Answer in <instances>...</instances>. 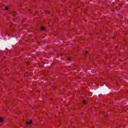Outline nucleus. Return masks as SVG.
<instances>
[{
    "instance_id": "obj_9",
    "label": "nucleus",
    "mask_w": 128,
    "mask_h": 128,
    "mask_svg": "<svg viewBox=\"0 0 128 128\" xmlns=\"http://www.w3.org/2000/svg\"><path fill=\"white\" fill-rule=\"evenodd\" d=\"M60 56H62V54H59Z\"/></svg>"
},
{
    "instance_id": "obj_11",
    "label": "nucleus",
    "mask_w": 128,
    "mask_h": 128,
    "mask_svg": "<svg viewBox=\"0 0 128 128\" xmlns=\"http://www.w3.org/2000/svg\"><path fill=\"white\" fill-rule=\"evenodd\" d=\"M101 86H102V85H101Z\"/></svg>"
},
{
    "instance_id": "obj_2",
    "label": "nucleus",
    "mask_w": 128,
    "mask_h": 128,
    "mask_svg": "<svg viewBox=\"0 0 128 128\" xmlns=\"http://www.w3.org/2000/svg\"><path fill=\"white\" fill-rule=\"evenodd\" d=\"M4 122V118L2 117H0V122Z\"/></svg>"
},
{
    "instance_id": "obj_8",
    "label": "nucleus",
    "mask_w": 128,
    "mask_h": 128,
    "mask_svg": "<svg viewBox=\"0 0 128 128\" xmlns=\"http://www.w3.org/2000/svg\"><path fill=\"white\" fill-rule=\"evenodd\" d=\"M85 54H88V51H85Z\"/></svg>"
},
{
    "instance_id": "obj_10",
    "label": "nucleus",
    "mask_w": 128,
    "mask_h": 128,
    "mask_svg": "<svg viewBox=\"0 0 128 128\" xmlns=\"http://www.w3.org/2000/svg\"><path fill=\"white\" fill-rule=\"evenodd\" d=\"M126 108H124V110H126Z\"/></svg>"
},
{
    "instance_id": "obj_4",
    "label": "nucleus",
    "mask_w": 128,
    "mask_h": 128,
    "mask_svg": "<svg viewBox=\"0 0 128 128\" xmlns=\"http://www.w3.org/2000/svg\"><path fill=\"white\" fill-rule=\"evenodd\" d=\"M41 30H44V26L41 27Z\"/></svg>"
},
{
    "instance_id": "obj_6",
    "label": "nucleus",
    "mask_w": 128,
    "mask_h": 128,
    "mask_svg": "<svg viewBox=\"0 0 128 128\" xmlns=\"http://www.w3.org/2000/svg\"><path fill=\"white\" fill-rule=\"evenodd\" d=\"M67 59L68 60H71L70 57H67Z\"/></svg>"
},
{
    "instance_id": "obj_7",
    "label": "nucleus",
    "mask_w": 128,
    "mask_h": 128,
    "mask_svg": "<svg viewBox=\"0 0 128 128\" xmlns=\"http://www.w3.org/2000/svg\"><path fill=\"white\" fill-rule=\"evenodd\" d=\"M5 10H8V6L5 7Z\"/></svg>"
},
{
    "instance_id": "obj_5",
    "label": "nucleus",
    "mask_w": 128,
    "mask_h": 128,
    "mask_svg": "<svg viewBox=\"0 0 128 128\" xmlns=\"http://www.w3.org/2000/svg\"><path fill=\"white\" fill-rule=\"evenodd\" d=\"M86 100H84L82 102V104H86Z\"/></svg>"
},
{
    "instance_id": "obj_3",
    "label": "nucleus",
    "mask_w": 128,
    "mask_h": 128,
    "mask_svg": "<svg viewBox=\"0 0 128 128\" xmlns=\"http://www.w3.org/2000/svg\"><path fill=\"white\" fill-rule=\"evenodd\" d=\"M12 14H13V16H16V12L14 11L13 12H12Z\"/></svg>"
},
{
    "instance_id": "obj_1",
    "label": "nucleus",
    "mask_w": 128,
    "mask_h": 128,
    "mask_svg": "<svg viewBox=\"0 0 128 128\" xmlns=\"http://www.w3.org/2000/svg\"><path fill=\"white\" fill-rule=\"evenodd\" d=\"M32 124V120L26 122V124Z\"/></svg>"
}]
</instances>
